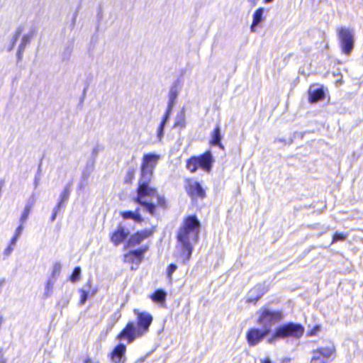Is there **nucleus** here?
<instances>
[{
  "label": "nucleus",
  "instance_id": "obj_10",
  "mask_svg": "<svg viewBox=\"0 0 363 363\" xmlns=\"http://www.w3.org/2000/svg\"><path fill=\"white\" fill-rule=\"evenodd\" d=\"M267 289L264 284H257L247 294V301L256 303V302L266 293Z\"/></svg>",
  "mask_w": 363,
  "mask_h": 363
},
{
  "label": "nucleus",
  "instance_id": "obj_52",
  "mask_svg": "<svg viewBox=\"0 0 363 363\" xmlns=\"http://www.w3.org/2000/svg\"><path fill=\"white\" fill-rule=\"evenodd\" d=\"M40 172H41V163L38 166V172L36 174L40 175Z\"/></svg>",
  "mask_w": 363,
  "mask_h": 363
},
{
  "label": "nucleus",
  "instance_id": "obj_9",
  "mask_svg": "<svg viewBox=\"0 0 363 363\" xmlns=\"http://www.w3.org/2000/svg\"><path fill=\"white\" fill-rule=\"evenodd\" d=\"M268 335L264 330L252 328L247 333V340L250 346H255Z\"/></svg>",
  "mask_w": 363,
  "mask_h": 363
},
{
  "label": "nucleus",
  "instance_id": "obj_5",
  "mask_svg": "<svg viewBox=\"0 0 363 363\" xmlns=\"http://www.w3.org/2000/svg\"><path fill=\"white\" fill-rule=\"evenodd\" d=\"M213 162L212 153L211 151H206L200 156L190 157L186 162V169L194 173L200 167L205 172H209Z\"/></svg>",
  "mask_w": 363,
  "mask_h": 363
},
{
  "label": "nucleus",
  "instance_id": "obj_46",
  "mask_svg": "<svg viewBox=\"0 0 363 363\" xmlns=\"http://www.w3.org/2000/svg\"><path fill=\"white\" fill-rule=\"evenodd\" d=\"M0 363H6V359L4 357L1 350H0Z\"/></svg>",
  "mask_w": 363,
  "mask_h": 363
},
{
  "label": "nucleus",
  "instance_id": "obj_21",
  "mask_svg": "<svg viewBox=\"0 0 363 363\" xmlns=\"http://www.w3.org/2000/svg\"><path fill=\"white\" fill-rule=\"evenodd\" d=\"M147 250L148 247L145 246L129 252L135 258L137 265L141 262L143 259L144 254L147 251Z\"/></svg>",
  "mask_w": 363,
  "mask_h": 363
},
{
  "label": "nucleus",
  "instance_id": "obj_16",
  "mask_svg": "<svg viewBox=\"0 0 363 363\" xmlns=\"http://www.w3.org/2000/svg\"><path fill=\"white\" fill-rule=\"evenodd\" d=\"M264 12V9L262 7H260V8L257 9L253 13L252 22V24L250 26V30L252 32H255L256 28L264 20V17H263Z\"/></svg>",
  "mask_w": 363,
  "mask_h": 363
},
{
  "label": "nucleus",
  "instance_id": "obj_38",
  "mask_svg": "<svg viewBox=\"0 0 363 363\" xmlns=\"http://www.w3.org/2000/svg\"><path fill=\"white\" fill-rule=\"evenodd\" d=\"M172 109H173L172 107L167 106V108L166 110L164 115L163 116L161 123L167 124V123L168 122V121L169 119Z\"/></svg>",
  "mask_w": 363,
  "mask_h": 363
},
{
  "label": "nucleus",
  "instance_id": "obj_7",
  "mask_svg": "<svg viewBox=\"0 0 363 363\" xmlns=\"http://www.w3.org/2000/svg\"><path fill=\"white\" fill-rule=\"evenodd\" d=\"M338 39L342 52L350 55L354 45V33L349 28L341 27L338 29Z\"/></svg>",
  "mask_w": 363,
  "mask_h": 363
},
{
  "label": "nucleus",
  "instance_id": "obj_6",
  "mask_svg": "<svg viewBox=\"0 0 363 363\" xmlns=\"http://www.w3.org/2000/svg\"><path fill=\"white\" fill-rule=\"evenodd\" d=\"M304 331V327L301 324L289 322L281 325L276 329L275 337L299 339L303 335Z\"/></svg>",
  "mask_w": 363,
  "mask_h": 363
},
{
  "label": "nucleus",
  "instance_id": "obj_11",
  "mask_svg": "<svg viewBox=\"0 0 363 363\" xmlns=\"http://www.w3.org/2000/svg\"><path fill=\"white\" fill-rule=\"evenodd\" d=\"M150 234V232L147 230L138 231L130 237L127 242V247H133L140 244L145 239L148 238Z\"/></svg>",
  "mask_w": 363,
  "mask_h": 363
},
{
  "label": "nucleus",
  "instance_id": "obj_18",
  "mask_svg": "<svg viewBox=\"0 0 363 363\" xmlns=\"http://www.w3.org/2000/svg\"><path fill=\"white\" fill-rule=\"evenodd\" d=\"M222 135L220 133V126L218 125L216 128L213 130L211 134V140L210 143L212 145L218 146L221 149H224V146L221 143Z\"/></svg>",
  "mask_w": 363,
  "mask_h": 363
},
{
  "label": "nucleus",
  "instance_id": "obj_44",
  "mask_svg": "<svg viewBox=\"0 0 363 363\" xmlns=\"http://www.w3.org/2000/svg\"><path fill=\"white\" fill-rule=\"evenodd\" d=\"M18 238H19L18 237H16V235H14L11 240L10 246H14L16 244Z\"/></svg>",
  "mask_w": 363,
  "mask_h": 363
},
{
  "label": "nucleus",
  "instance_id": "obj_31",
  "mask_svg": "<svg viewBox=\"0 0 363 363\" xmlns=\"http://www.w3.org/2000/svg\"><path fill=\"white\" fill-rule=\"evenodd\" d=\"M347 233L336 232L333 237L332 243L337 242L338 241H344L347 238Z\"/></svg>",
  "mask_w": 363,
  "mask_h": 363
},
{
  "label": "nucleus",
  "instance_id": "obj_36",
  "mask_svg": "<svg viewBox=\"0 0 363 363\" xmlns=\"http://www.w3.org/2000/svg\"><path fill=\"white\" fill-rule=\"evenodd\" d=\"M165 125H166L165 123H160V124L157 128V137L159 141H161L164 136V130Z\"/></svg>",
  "mask_w": 363,
  "mask_h": 363
},
{
  "label": "nucleus",
  "instance_id": "obj_28",
  "mask_svg": "<svg viewBox=\"0 0 363 363\" xmlns=\"http://www.w3.org/2000/svg\"><path fill=\"white\" fill-rule=\"evenodd\" d=\"M72 50L73 46L72 44L66 45V47L62 52V60L63 62L68 61L69 60L72 52Z\"/></svg>",
  "mask_w": 363,
  "mask_h": 363
},
{
  "label": "nucleus",
  "instance_id": "obj_8",
  "mask_svg": "<svg viewBox=\"0 0 363 363\" xmlns=\"http://www.w3.org/2000/svg\"><path fill=\"white\" fill-rule=\"evenodd\" d=\"M126 346L120 343L116 345L110 354V359L113 363H125L126 361L125 357Z\"/></svg>",
  "mask_w": 363,
  "mask_h": 363
},
{
  "label": "nucleus",
  "instance_id": "obj_51",
  "mask_svg": "<svg viewBox=\"0 0 363 363\" xmlns=\"http://www.w3.org/2000/svg\"><path fill=\"white\" fill-rule=\"evenodd\" d=\"M259 0H248L252 6H255Z\"/></svg>",
  "mask_w": 363,
  "mask_h": 363
},
{
  "label": "nucleus",
  "instance_id": "obj_45",
  "mask_svg": "<svg viewBox=\"0 0 363 363\" xmlns=\"http://www.w3.org/2000/svg\"><path fill=\"white\" fill-rule=\"evenodd\" d=\"M275 142H280V143H284V144L291 145L293 143V140L290 139L288 143L285 141V140L279 138L278 140H276Z\"/></svg>",
  "mask_w": 363,
  "mask_h": 363
},
{
  "label": "nucleus",
  "instance_id": "obj_4",
  "mask_svg": "<svg viewBox=\"0 0 363 363\" xmlns=\"http://www.w3.org/2000/svg\"><path fill=\"white\" fill-rule=\"evenodd\" d=\"M257 313L259 318L257 323L265 331V333L269 334L272 331V327L275 323L281 321L284 318V315L281 311H272L268 308H261Z\"/></svg>",
  "mask_w": 363,
  "mask_h": 363
},
{
  "label": "nucleus",
  "instance_id": "obj_55",
  "mask_svg": "<svg viewBox=\"0 0 363 363\" xmlns=\"http://www.w3.org/2000/svg\"><path fill=\"white\" fill-rule=\"evenodd\" d=\"M85 363H91V361L89 359H87L85 361Z\"/></svg>",
  "mask_w": 363,
  "mask_h": 363
},
{
  "label": "nucleus",
  "instance_id": "obj_15",
  "mask_svg": "<svg viewBox=\"0 0 363 363\" xmlns=\"http://www.w3.org/2000/svg\"><path fill=\"white\" fill-rule=\"evenodd\" d=\"M95 162L93 160H88L86 166L84 169L82 171V177H81V182L79 184V188L82 189L85 186V184H83L82 182H86L92 173V172L94 169L95 167Z\"/></svg>",
  "mask_w": 363,
  "mask_h": 363
},
{
  "label": "nucleus",
  "instance_id": "obj_39",
  "mask_svg": "<svg viewBox=\"0 0 363 363\" xmlns=\"http://www.w3.org/2000/svg\"><path fill=\"white\" fill-rule=\"evenodd\" d=\"M123 260L126 263H132V264H136L135 258L130 252H128L124 255Z\"/></svg>",
  "mask_w": 363,
  "mask_h": 363
},
{
  "label": "nucleus",
  "instance_id": "obj_24",
  "mask_svg": "<svg viewBox=\"0 0 363 363\" xmlns=\"http://www.w3.org/2000/svg\"><path fill=\"white\" fill-rule=\"evenodd\" d=\"M70 194V185L68 184L65 188L64 191L60 195V199L57 204V209H60L63 206H65V203L67 201Z\"/></svg>",
  "mask_w": 363,
  "mask_h": 363
},
{
  "label": "nucleus",
  "instance_id": "obj_17",
  "mask_svg": "<svg viewBox=\"0 0 363 363\" xmlns=\"http://www.w3.org/2000/svg\"><path fill=\"white\" fill-rule=\"evenodd\" d=\"M189 194L192 197L203 199L206 196L205 191L199 182H194L189 185Z\"/></svg>",
  "mask_w": 363,
  "mask_h": 363
},
{
  "label": "nucleus",
  "instance_id": "obj_26",
  "mask_svg": "<svg viewBox=\"0 0 363 363\" xmlns=\"http://www.w3.org/2000/svg\"><path fill=\"white\" fill-rule=\"evenodd\" d=\"M91 289V281H89L86 286H84L83 289L80 290L81 292V298H80V304L84 305L89 296V290Z\"/></svg>",
  "mask_w": 363,
  "mask_h": 363
},
{
  "label": "nucleus",
  "instance_id": "obj_42",
  "mask_svg": "<svg viewBox=\"0 0 363 363\" xmlns=\"http://www.w3.org/2000/svg\"><path fill=\"white\" fill-rule=\"evenodd\" d=\"M60 209H57V206H56L53 210V213L50 218V220L52 222H53L56 219V216H57V212Z\"/></svg>",
  "mask_w": 363,
  "mask_h": 363
},
{
  "label": "nucleus",
  "instance_id": "obj_53",
  "mask_svg": "<svg viewBox=\"0 0 363 363\" xmlns=\"http://www.w3.org/2000/svg\"><path fill=\"white\" fill-rule=\"evenodd\" d=\"M274 0H264V3L266 4H269V3H271Z\"/></svg>",
  "mask_w": 363,
  "mask_h": 363
},
{
  "label": "nucleus",
  "instance_id": "obj_35",
  "mask_svg": "<svg viewBox=\"0 0 363 363\" xmlns=\"http://www.w3.org/2000/svg\"><path fill=\"white\" fill-rule=\"evenodd\" d=\"M30 207L28 206H26L25 209L23 211V213L20 218V222L21 224L24 223L27 220L28 216L30 214Z\"/></svg>",
  "mask_w": 363,
  "mask_h": 363
},
{
  "label": "nucleus",
  "instance_id": "obj_30",
  "mask_svg": "<svg viewBox=\"0 0 363 363\" xmlns=\"http://www.w3.org/2000/svg\"><path fill=\"white\" fill-rule=\"evenodd\" d=\"M62 269V265L59 262H56L54 264L52 270V277L50 278L52 280L56 281L57 277L60 275Z\"/></svg>",
  "mask_w": 363,
  "mask_h": 363
},
{
  "label": "nucleus",
  "instance_id": "obj_43",
  "mask_svg": "<svg viewBox=\"0 0 363 363\" xmlns=\"http://www.w3.org/2000/svg\"><path fill=\"white\" fill-rule=\"evenodd\" d=\"M40 180V175L36 174L34 179V186L36 189Z\"/></svg>",
  "mask_w": 363,
  "mask_h": 363
},
{
  "label": "nucleus",
  "instance_id": "obj_54",
  "mask_svg": "<svg viewBox=\"0 0 363 363\" xmlns=\"http://www.w3.org/2000/svg\"><path fill=\"white\" fill-rule=\"evenodd\" d=\"M133 212H134V213H140V208H137L135 209V211H133Z\"/></svg>",
  "mask_w": 363,
  "mask_h": 363
},
{
  "label": "nucleus",
  "instance_id": "obj_19",
  "mask_svg": "<svg viewBox=\"0 0 363 363\" xmlns=\"http://www.w3.org/2000/svg\"><path fill=\"white\" fill-rule=\"evenodd\" d=\"M186 127V116L184 108L180 111L175 118L174 128H179L180 130L184 129Z\"/></svg>",
  "mask_w": 363,
  "mask_h": 363
},
{
  "label": "nucleus",
  "instance_id": "obj_2",
  "mask_svg": "<svg viewBox=\"0 0 363 363\" xmlns=\"http://www.w3.org/2000/svg\"><path fill=\"white\" fill-rule=\"evenodd\" d=\"M201 223L195 215L186 217L177 233V240L182 246V255L189 259L199 238Z\"/></svg>",
  "mask_w": 363,
  "mask_h": 363
},
{
  "label": "nucleus",
  "instance_id": "obj_14",
  "mask_svg": "<svg viewBox=\"0 0 363 363\" xmlns=\"http://www.w3.org/2000/svg\"><path fill=\"white\" fill-rule=\"evenodd\" d=\"M33 37V30L30 31L28 33L25 34L23 36V38L21 39V44L19 45L18 48L17 54H16L18 61H21L22 60L23 52H24L26 46L28 44H30Z\"/></svg>",
  "mask_w": 363,
  "mask_h": 363
},
{
  "label": "nucleus",
  "instance_id": "obj_23",
  "mask_svg": "<svg viewBox=\"0 0 363 363\" xmlns=\"http://www.w3.org/2000/svg\"><path fill=\"white\" fill-rule=\"evenodd\" d=\"M121 214L123 219H133L138 223L143 221V218L140 213H134L132 211H123Z\"/></svg>",
  "mask_w": 363,
  "mask_h": 363
},
{
  "label": "nucleus",
  "instance_id": "obj_33",
  "mask_svg": "<svg viewBox=\"0 0 363 363\" xmlns=\"http://www.w3.org/2000/svg\"><path fill=\"white\" fill-rule=\"evenodd\" d=\"M101 147L99 145H95L91 151V155L88 160H93L94 162H96V160L98 157L99 152L101 151Z\"/></svg>",
  "mask_w": 363,
  "mask_h": 363
},
{
  "label": "nucleus",
  "instance_id": "obj_34",
  "mask_svg": "<svg viewBox=\"0 0 363 363\" xmlns=\"http://www.w3.org/2000/svg\"><path fill=\"white\" fill-rule=\"evenodd\" d=\"M320 354L317 350L313 352V356L311 359V363H324L323 359L321 358Z\"/></svg>",
  "mask_w": 363,
  "mask_h": 363
},
{
  "label": "nucleus",
  "instance_id": "obj_1",
  "mask_svg": "<svg viewBox=\"0 0 363 363\" xmlns=\"http://www.w3.org/2000/svg\"><path fill=\"white\" fill-rule=\"evenodd\" d=\"M160 159L159 155L155 153L145 154L140 166V174L137 189V197L135 202L143 208V210L154 216L156 210L155 205L145 200L146 197L154 196L156 189L150 186V182L153 177L154 170Z\"/></svg>",
  "mask_w": 363,
  "mask_h": 363
},
{
  "label": "nucleus",
  "instance_id": "obj_3",
  "mask_svg": "<svg viewBox=\"0 0 363 363\" xmlns=\"http://www.w3.org/2000/svg\"><path fill=\"white\" fill-rule=\"evenodd\" d=\"M137 315V324L129 322L123 330L118 335L119 340L125 339L128 343H132L136 338H139L146 334L152 322V316L146 312H139L134 310Z\"/></svg>",
  "mask_w": 363,
  "mask_h": 363
},
{
  "label": "nucleus",
  "instance_id": "obj_47",
  "mask_svg": "<svg viewBox=\"0 0 363 363\" xmlns=\"http://www.w3.org/2000/svg\"><path fill=\"white\" fill-rule=\"evenodd\" d=\"M13 251V247L11 246H9L6 250H5V252L4 253L6 255H9Z\"/></svg>",
  "mask_w": 363,
  "mask_h": 363
},
{
  "label": "nucleus",
  "instance_id": "obj_13",
  "mask_svg": "<svg viewBox=\"0 0 363 363\" xmlns=\"http://www.w3.org/2000/svg\"><path fill=\"white\" fill-rule=\"evenodd\" d=\"M130 232L125 230L123 226L120 225L118 229L111 236V241L118 246L121 244L129 235Z\"/></svg>",
  "mask_w": 363,
  "mask_h": 363
},
{
  "label": "nucleus",
  "instance_id": "obj_48",
  "mask_svg": "<svg viewBox=\"0 0 363 363\" xmlns=\"http://www.w3.org/2000/svg\"><path fill=\"white\" fill-rule=\"evenodd\" d=\"M77 13H75L74 16H73V19H72V27L74 28V26H75V23H76V19H77Z\"/></svg>",
  "mask_w": 363,
  "mask_h": 363
},
{
  "label": "nucleus",
  "instance_id": "obj_32",
  "mask_svg": "<svg viewBox=\"0 0 363 363\" xmlns=\"http://www.w3.org/2000/svg\"><path fill=\"white\" fill-rule=\"evenodd\" d=\"M80 274H81V268L79 267H76L74 269V270L70 276L71 281H72V282L77 281L79 279Z\"/></svg>",
  "mask_w": 363,
  "mask_h": 363
},
{
  "label": "nucleus",
  "instance_id": "obj_27",
  "mask_svg": "<svg viewBox=\"0 0 363 363\" xmlns=\"http://www.w3.org/2000/svg\"><path fill=\"white\" fill-rule=\"evenodd\" d=\"M23 26H19L16 28L15 34H14V35L13 36V38L11 39V45L9 46V48H8V50L9 52L11 51L13 49V48H14V46H15V45H16L18 38L20 37L21 33L23 32Z\"/></svg>",
  "mask_w": 363,
  "mask_h": 363
},
{
  "label": "nucleus",
  "instance_id": "obj_25",
  "mask_svg": "<svg viewBox=\"0 0 363 363\" xmlns=\"http://www.w3.org/2000/svg\"><path fill=\"white\" fill-rule=\"evenodd\" d=\"M318 351L325 358L330 357L335 352V347L333 345L330 344V345L325 347H320L318 349Z\"/></svg>",
  "mask_w": 363,
  "mask_h": 363
},
{
  "label": "nucleus",
  "instance_id": "obj_12",
  "mask_svg": "<svg viewBox=\"0 0 363 363\" xmlns=\"http://www.w3.org/2000/svg\"><path fill=\"white\" fill-rule=\"evenodd\" d=\"M309 101L311 103H317L325 98V91L323 86L318 85H312L308 90Z\"/></svg>",
  "mask_w": 363,
  "mask_h": 363
},
{
  "label": "nucleus",
  "instance_id": "obj_41",
  "mask_svg": "<svg viewBox=\"0 0 363 363\" xmlns=\"http://www.w3.org/2000/svg\"><path fill=\"white\" fill-rule=\"evenodd\" d=\"M23 230L22 224H21L16 230L15 235L16 237H20Z\"/></svg>",
  "mask_w": 363,
  "mask_h": 363
},
{
  "label": "nucleus",
  "instance_id": "obj_49",
  "mask_svg": "<svg viewBox=\"0 0 363 363\" xmlns=\"http://www.w3.org/2000/svg\"><path fill=\"white\" fill-rule=\"evenodd\" d=\"M261 363H272L271 359L269 357H266L265 359H262L260 360Z\"/></svg>",
  "mask_w": 363,
  "mask_h": 363
},
{
  "label": "nucleus",
  "instance_id": "obj_37",
  "mask_svg": "<svg viewBox=\"0 0 363 363\" xmlns=\"http://www.w3.org/2000/svg\"><path fill=\"white\" fill-rule=\"evenodd\" d=\"M177 269V266L175 264H170L168 266L167 274V277L169 279V281L172 280V274L176 271Z\"/></svg>",
  "mask_w": 363,
  "mask_h": 363
},
{
  "label": "nucleus",
  "instance_id": "obj_20",
  "mask_svg": "<svg viewBox=\"0 0 363 363\" xmlns=\"http://www.w3.org/2000/svg\"><path fill=\"white\" fill-rule=\"evenodd\" d=\"M178 83L175 82L170 88L169 92V101L167 106L174 108L177 96H178Z\"/></svg>",
  "mask_w": 363,
  "mask_h": 363
},
{
  "label": "nucleus",
  "instance_id": "obj_22",
  "mask_svg": "<svg viewBox=\"0 0 363 363\" xmlns=\"http://www.w3.org/2000/svg\"><path fill=\"white\" fill-rule=\"evenodd\" d=\"M167 293L162 289L156 290L152 295V300L157 303H163L166 300Z\"/></svg>",
  "mask_w": 363,
  "mask_h": 363
},
{
  "label": "nucleus",
  "instance_id": "obj_40",
  "mask_svg": "<svg viewBox=\"0 0 363 363\" xmlns=\"http://www.w3.org/2000/svg\"><path fill=\"white\" fill-rule=\"evenodd\" d=\"M157 198V205L163 208H167L166 200L164 197L159 196L157 193L155 194Z\"/></svg>",
  "mask_w": 363,
  "mask_h": 363
},
{
  "label": "nucleus",
  "instance_id": "obj_29",
  "mask_svg": "<svg viewBox=\"0 0 363 363\" xmlns=\"http://www.w3.org/2000/svg\"><path fill=\"white\" fill-rule=\"evenodd\" d=\"M55 282V280L51 279H48L45 286V292L43 294L44 298H48L51 296Z\"/></svg>",
  "mask_w": 363,
  "mask_h": 363
},
{
  "label": "nucleus",
  "instance_id": "obj_50",
  "mask_svg": "<svg viewBox=\"0 0 363 363\" xmlns=\"http://www.w3.org/2000/svg\"><path fill=\"white\" fill-rule=\"evenodd\" d=\"M276 339H280V338L279 337H275V333H274L273 337L268 340V342L269 343H272Z\"/></svg>",
  "mask_w": 363,
  "mask_h": 363
}]
</instances>
